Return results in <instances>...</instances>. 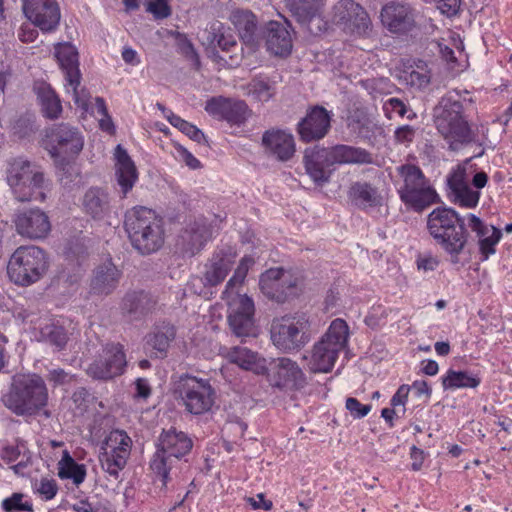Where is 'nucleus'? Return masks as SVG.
I'll use <instances>...</instances> for the list:
<instances>
[{"instance_id":"obj_1","label":"nucleus","mask_w":512,"mask_h":512,"mask_svg":"<svg viewBox=\"0 0 512 512\" xmlns=\"http://www.w3.org/2000/svg\"><path fill=\"white\" fill-rule=\"evenodd\" d=\"M303 162L313 182L323 185L330 181L337 165H373L375 156L362 147L337 144L328 148L319 146L307 148Z\"/></svg>"},{"instance_id":"obj_2","label":"nucleus","mask_w":512,"mask_h":512,"mask_svg":"<svg viewBox=\"0 0 512 512\" xmlns=\"http://www.w3.org/2000/svg\"><path fill=\"white\" fill-rule=\"evenodd\" d=\"M434 123L452 151L474 141L475 134L464 114V106L456 90L447 92L441 98L434 110Z\"/></svg>"},{"instance_id":"obj_3","label":"nucleus","mask_w":512,"mask_h":512,"mask_svg":"<svg viewBox=\"0 0 512 512\" xmlns=\"http://www.w3.org/2000/svg\"><path fill=\"white\" fill-rule=\"evenodd\" d=\"M427 229L435 242L451 256V262L457 264L468 242L465 218L451 207H437L428 214Z\"/></svg>"},{"instance_id":"obj_4","label":"nucleus","mask_w":512,"mask_h":512,"mask_svg":"<svg viewBox=\"0 0 512 512\" xmlns=\"http://www.w3.org/2000/svg\"><path fill=\"white\" fill-rule=\"evenodd\" d=\"M193 447L192 439L183 431L175 428L163 430L156 443V451L150 459L151 471L160 478L162 486L166 487L171 477L170 473L177 468Z\"/></svg>"},{"instance_id":"obj_5","label":"nucleus","mask_w":512,"mask_h":512,"mask_svg":"<svg viewBox=\"0 0 512 512\" xmlns=\"http://www.w3.org/2000/svg\"><path fill=\"white\" fill-rule=\"evenodd\" d=\"M3 403L18 416L37 414L48 403L44 379L35 373L15 376L9 392L3 397Z\"/></svg>"},{"instance_id":"obj_6","label":"nucleus","mask_w":512,"mask_h":512,"mask_svg":"<svg viewBox=\"0 0 512 512\" xmlns=\"http://www.w3.org/2000/svg\"><path fill=\"white\" fill-rule=\"evenodd\" d=\"M124 228L132 246L143 255L159 250L164 243V231L155 212L143 206L125 213Z\"/></svg>"},{"instance_id":"obj_7","label":"nucleus","mask_w":512,"mask_h":512,"mask_svg":"<svg viewBox=\"0 0 512 512\" xmlns=\"http://www.w3.org/2000/svg\"><path fill=\"white\" fill-rule=\"evenodd\" d=\"M6 180L19 202L46 199L49 183L42 172H33L31 163L21 157L9 162Z\"/></svg>"},{"instance_id":"obj_8","label":"nucleus","mask_w":512,"mask_h":512,"mask_svg":"<svg viewBox=\"0 0 512 512\" xmlns=\"http://www.w3.org/2000/svg\"><path fill=\"white\" fill-rule=\"evenodd\" d=\"M349 338V327L343 319H334L327 332L316 342L308 360V366L314 373L330 372L339 356L346 347Z\"/></svg>"},{"instance_id":"obj_9","label":"nucleus","mask_w":512,"mask_h":512,"mask_svg":"<svg viewBox=\"0 0 512 512\" xmlns=\"http://www.w3.org/2000/svg\"><path fill=\"white\" fill-rule=\"evenodd\" d=\"M48 267L45 250L35 245L20 246L9 259L7 273L15 284L29 286L39 281Z\"/></svg>"},{"instance_id":"obj_10","label":"nucleus","mask_w":512,"mask_h":512,"mask_svg":"<svg viewBox=\"0 0 512 512\" xmlns=\"http://www.w3.org/2000/svg\"><path fill=\"white\" fill-rule=\"evenodd\" d=\"M271 340L283 352L299 351L310 341V323L305 314L285 315L271 326Z\"/></svg>"},{"instance_id":"obj_11","label":"nucleus","mask_w":512,"mask_h":512,"mask_svg":"<svg viewBox=\"0 0 512 512\" xmlns=\"http://www.w3.org/2000/svg\"><path fill=\"white\" fill-rule=\"evenodd\" d=\"M45 137L49 154L61 164L76 157L84 146L83 134L77 127L69 123L52 125L46 130Z\"/></svg>"},{"instance_id":"obj_12","label":"nucleus","mask_w":512,"mask_h":512,"mask_svg":"<svg viewBox=\"0 0 512 512\" xmlns=\"http://www.w3.org/2000/svg\"><path fill=\"white\" fill-rule=\"evenodd\" d=\"M177 392L185 410L193 415L208 412L214 404L215 391L209 379L183 375L180 377Z\"/></svg>"},{"instance_id":"obj_13","label":"nucleus","mask_w":512,"mask_h":512,"mask_svg":"<svg viewBox=\"0 0 512 512\" xmlns=\"http://www.w3.org/2000/svg\"><path fill=\"white\" fill-rule=\"evenodd\" d=\"M132 440L124 430H113L102 444L99 461L102 469L118 479L131 453Z\"/></svg>"},{"instance_id":"obj_14","label":"nucleus","mask_w":512,"mask_h":512,"mask_svg":"<svg viewBox=\"0 0 512 512\" xmlns=\"http://www.w3.org/2000/svg\"><path fill=\"white\" fill-rule=\"evenodd\" d=\"M262 293L269 299L284 303L298 295L299 278L289 270L282 267L270 268L265 271L259 280Z\"/></svg>"},{"instance_id":"obj_15","label":"nucleus","mask_w":512,"mask_h":512,"mask_svg":"<svg viewBox=\"0 0 512 512\" xmlns=\"http://www.w3.org/2000/svg\"><path fill=\"white\" fill-rule=\"evenodd\" d=\"M446 186L447 196L455 205L466 209L478 206L481 191L471 186L464 166L457 165L451 169L446 176Z\"/></svg>"},{"instance_id":"obj_16","label":"nucleus","mask_w":512,"mask_h":512,"mask_svg":"<svg viewBox=\"0 0 512 512\" xmlns=\"http://www.w3.org/2000/svg\"><path fill=\"white\" fill-rule=\"evenodd\" d=\"M126 356L120 344H108L88 366L87 374L98 380H109L124 373Z\"/></svg>"},{"instance_id":"obj_17","label":"nucleus","mask_w":512,"mask_h":512,"mask_svg":"<svg viewBox=\"0 0 512 512\" xmlns=\"http://www.w3.org/2000/svg\"><path fill=\"white\" fill-rule=\"evenodd\" d=\"M22 6L25 17L43 33L58 28L61 12L56 0H23Z\"/></svg>"},{"instance_id":"obj_18","label":"nucleus","mask_w":512,"mask_h":512,"mask_svg":"<svg viewBox=\"0 0 512 512\" xmlns=\"http://www.w3.org/2000/svg\"><path fill=\"white\" fill-rule=\"evenodd\" d=\"M383 26L393 34L405 35L415 27V10L413 7L401 1L386 3L380 12Z\"/></svg>"},{"instance_id":"obj_19","label":"nucleus","mask_w":512,"mask_h":512,"mask_svg":"<svg viewBox=\"0 0 512 512\" xmlns=\"http://www.w3.org/2000/svg\"><path fill=\"white\" fill-rule=\"evenodd\" d=\"M332 112L316 105L307 110L297 124L300 140L306 143L323 139L331 128Z\"/></svg>"},{"instance_id":"obj_20","label":"nucleus","mask_w":512,"mask_h":512,"mask_svg":"<svg viewBox=\"0 0 512 512\" xmlns=\"http://www.w3.org/2000/svg\"><path fill=\"white\" fill-rule=\"evenodd\" d=\"M14 224L17 233L30 240L45 239L51 231L48 215L39 208L18 211Z\"/></svg>"},{"instance_id":"obj_21","label":"nucleus","mask_w":512,"mask_h":512,"mask_svg":"<svg viewBox=\"0 0 512 512\" xmlns=\"http://www.w3.org/2000/svg\"><path fill=\"white\" fill-rule=\"evenodd\" d=\"M228 323L233 334L239 338L254 335V302L247 295H238L229 304Z\"/></svg>"},{"instance_id":"obj_22","label":"nucleus","mask_w":512,"mask_h":512,"mask_svg":"<svg viewBox=\"0 0 512 512\" xmlns=\"http://www.w3.org/2000/svg\"><path fill=\"white\" fill-rule=\"evenodd\" d=\"M205 110L208 114L234 125L243 124L247 120L249 112L248 106L243 100L222 96L208 100Z\"/></svg>"},{"instance_id":"obj_23","label":"nucleus","mask_w":512,"mask_h":512,"mask_svg":"<svg viewBox=\"0 0 512 512\" xmlns=\"http://www.w3.org/2000/svg\"><path fill=\"white\" fill-rule=\"evenodd\" d=\"M210 237V229L205 219L190 222L177 240V247L184 256H194L200 252Z\"/></svg>"},{"instance_id":"obj_24","label":"nucleus","mask_w":512,"mask_h":512,"mask_svg":"<svg viewBox=\"0 0 512 512\" xmlns=\"http://www.w3.org/2000/svg\"><path fill=\"white\" fill-rule=\"evenodd\" d=\"M268 377L279 388H301L306 379L298 364L288 358H280L270 369Z\"/></svg>"},{"instance_id":"obj_25","label":"nucleus","mask_w":512,"mask_h":512,"mask_svg":"<svg viewBox=\"0 0 512 512\" xmlns=\"http://www.w3.org/2000/svg\"><path fill=\"white\" fill-rule=\"evenodd\" d=\"M466 220L467 226L478 237L482 260H488L496 252L495 246L502 238V231L495 226L488 227L481 218L472 213L467 214Z\"/></svg>"},{"instance_id":"obj_26","label":"nucleus","mask_w":512,"mask_h":512,"mask_svg":"<svg viewBox=\"0 0 512 512\" xmlns=\"http://www.w3.org/2000/svg\"><path fill=\"white\" fill-rule=\"evenodd\" d=\"M113 157L116 181L123 197H126L138 181V171L134 161L121 144L115 147Z\"/></svg>"},{"instance_id":"obj_27","label":"nucleus","mask_w":512,"mask_h":512,"mask_svg":"<svg viewBox=\"0 0 512 512\" xmlns=\"http://www.w3.org/2000/svg\"><path fill=\"white\" fill-rule=\"evenodd\" d=\"M262 145L280 161L290 160L295 153V140L293 135L281 129H272L264 132Z\"/></svg>"},{"instance_id":"obj_28","label":"nucleus","mask_w":512,"mask_h":512,"mask_svg":"<svg viewBox=\"0 0 512 512\" xmlns=\"http://www.w3.org/2000/svg\"><path fill=\"white\" fill-rule=\"evenodd\" d=\"M57 63L64 75V80L77 85L82 79L80 71L79 54L76 47L70 43H58L54 52Z\"/></svg>"},{"instance_id":"obj_29","label":"nucleus","mask_w":512,"mask_h":512,"mask_svg":"<svg viewBox=\"0 0 512 512\" xmlns=\"http://www.w3.org/2000/svg\"><path fill=\"white\" fill-rule=\"evenodd\" d=\"M156 300L145 291H131L122 299L121 309L131 320H140L153 311Z\"/></svg>"},{"instance_id":"obj_30","label":"nucleus","mask_w":512,"mask_h":512,"mask_svg":"<svg viewBox=\"0 0 512 512\" xmlns=\"http://www.w3.org/2000/svg\"><path fill=\"white\" fill-rule=\"evenodd\" d=\"M398 194L402 203L415 212H422L439 201V196L430 183L408 191H398Z\"/></svg>"},{"instance_id":"obj_31","label":"nucleus","mask_w":512,"mask_h":512,"mask_svg":"<svg viewBox=\"0 0 512 512\" xmlns=\"http://www.w3.org/2000/svg\"><path fill=\"white\" fill-rule=\"evenodd\" d=\"M441 385L444 391H455L458 389H476L482 383L480 371L455 370L449 368L441 376Z\"/></svg>"},{"instance_id":"obj_32","label":"nucleus","mask_w":512,"mask_h":512,"mask_svg":"<svg viewBox=\"0 0 512 512\" xmlns=\"http://www.w3.org/2000/svg\"><path fill=\"white\" fill-rule=\"evenodd\" d=\"M351 202L359 209L380 207L383 204V197L376 187L368 182H355L348 191Z\"/></svg>"},{"instance_id":"obj_33","label":"nucleus","mask_w":512,"mask_h":512,"mask_svg":"<svg viewBox=\"0 0 512 512\" xmlns=\"http://www.w3.org/2000/svg\"><path fill=\"white\" fill-rule=\"evenodd\" d=\"M266 46L268 51L277 56H286L292 50V38L289 30L282 23L270 21L267 25Z\"/></svg>"},{"instance_id":"obj_34","label":"nucleus","mask_w":512,"mask_h":512,"mask_svg":"<svg viewBox=\"0 0 512 512\" xmlns=\"http://www.w3.org/2000/svg\"><path fill=\"white\" fill-rule=\"evenodd\" d=\"M121 272L111 262H106L96 268L91 280V291L94 294L108 295L118 285Z\"/></svg>"},{"instance_id":"obj_35","label":"nucleus","mask_w":512,"mask_h":512,"mask_svg":"<svg viewBox=\"0 0 512 512\" xmlns=\"http://www.w3.org/2000/svg\"><path fill=\"white\" fill-rule=\"evenodd\" d=\"M84 212L93 219H103L110 211L108 192L100 187L89 188L82 198Z\"/></svg>"},{"instance_id":"obj_36","label":"nucleus","mask_w":512,"mask_h":512,"mask_svg":"<svg viewBox=\"0 0 512 512\" xmlns=\"http://www.w3.org/2000/svg\"><path fill=\"white\" fill-rule=\"evenodd\" d=\"M335 20L340 23H350L358 28H367L370 19L365 9L354 0H341L335 6Z\"/></svg>"},{"instance_id":"obj_37","label":"nucleus","mask_w":512,"mask_h":512,"mask_svg":"<svg viewBox=\"0 0 512 512\" xmlns=\"http://www.w3.org/2000/svg\"><path fill=\"white\" fill-rule=\"evenodd\" d=\"M176 338V328L170 323L163 322L156 325L153 330L147 335L146 343L157 357L163 358L167 355L171 343Z\"/></svg>"},{"instance_id":"obj_38","label":"nucleus","mask_w":512,"mask_h":512,"mask_svg":"<svg viewBox=\"0 0 512 512\" xmlns=\"http://www.w3.org/2000/svg\"><path fill=\"white\" fill-rule=\"evenodd\" d=\"M287 7L296 20L309 26L320 16L323 0H286Z\"/></svg>"},{"instance_id":"obj_39","label":"nucleus","mask_w":512,"mask_h":512,"mask_svg":"<svg viewBox=\"0 0 512 512\" xmlns=\"http://www.w3.org/2000/svg\"><path fill=\"white\" fill-rule=\"evenodd\" d=\"M230 20L244 43H254L258 24L256 16L251 11L236 9L231 13Z\"/></svg>"},{"instance_id":"obj_40","label":"nucleus","mask_w":512,"mask_h":512,"mask_svg":"<svg viewBox=\"0 0 512 512\" xmlns=\"http://www.w3.org/2000/svg\"><path fill=\"white\" fill-rule=\"evenodd\" d=\"M62 255L68 264L82 266L88 256L86 238L81 234L67 238L62 246Z\"/></svg>"},{"instance_id":"obj_41","label":"nucleus","mask_w":512,"mask_h":512,"mask_svg":"<svg viewBox=\"0 0 512 512\" xmlns=\"http://www.w3.org/2000/svg\"><path fill=\"white\" fill-rule=\"evenodd\" d=\"M231 270V261L226 255L217 254L213 256L210 264L206 266L204 274L205 286H216L220 284Z\"/></svg>"},{"instance_id":"obj_42","label":"nucleus","mask_w":512,"mask_h":512,"mask_svg":"<svg viewBox=\"0 0 512 512\" xmlns=\"http://www.w3.org/2000/svg\"><path fill=\"white\" fill-rule=\"evenodd\" d=\"M37 96L46 118L57 119L61 115L62 104L60 98L50 85L46 83L39 85L37 87Z\"/></svg>"},{"instance_id":"obj_43","label":"nucleus","mask_w":512,"mask_h":512,"mask_svg":"<svg viewBox=\"0 0 512 512\" xmlns=\"http://www.w3.org/2000/svg\"><path fill=\"white\" fill-rule=\"evenodd\" d=\"M227 359L244 370L261 373L264 369V366L259 363L258 354L246 347L236 346L231 348L227 353Z\"/></svg>"},{"instance_id":"obj_44","label":"nucleus","mask_w":512,"mask_h":512,"mask_svg":"<svg viewBox=\"0 0 512 512\" xmlns=\"http://www.w3.org/2000/svg\"><path fill=\"white\" fill-rule=\"evenodd\" d=\"M58 476L61 479H71L75 485H80L86 478V468L78 464L68 452H65L58 464Z\"/></svg>"},{"instance_id":"obj_45","label":"nucleus","mask_w":512,"mask_h":512,"mask_svg":"<svg viewBox=\"0 0 512 512\" xmlns=\"http://www.w3.org/2000/svg\"><path fill=\"white\" fill-rule=\"evenodd\" d=\"M399 176L403 179V185L398 191H408L424 184L430 183L423 171L414 164H403L397 167Z\"/></svg>"},{"instance_id":"obj_46","label":"nucleus","mask_w":512,"mask_h":512,"mask_svg":"<svg viewBox=\"0 0 512 512\" xmlns=\"http://www.w3.org/2000/svg\"><path fill=\"white\" fill-rule=\"evenodd\" d=\"M248 88L249 95L259 102H268L276 93L275 84L263 77L253 78Z\"/></svg>"},{"instance_id":"obj_47","label":"nucleus","mask_w":512,"mask_h":512,"mask_svg":"<svg viewBox=\"0 0 512 512\" xmlns=\"http://www.w3.org/2000/svg\"><path fill=\"white\" fill-rule=\"evenodd\" d=\"M1 508L5 512H34L33 502L30 496L15 492L1 502Z\"/></svg>"},{"instance_id":"obj_48","label":"nucleus","mask_w":512,"mask_h":512,"mask_svg":"<svg viewBox=\"0 0 512 512\" xmlns=\"http://www.w3.org/2000/svg\"><path fill=\"white\" fill-rule=\"evenodd\" d=\"M40 333L42 339L54 346L58 351L65 348L68 341V334L64 327L55 324L45 325L41 328Z\"/></svg>"},{"instance_id":"obj_49","label":"nucleus","mask_w":512,"mask_h":512,"mask_svg":"<svg viewBox=\"0 0 512 512\" xmlns=\"http://www.w3.org/2000/svg\"><path fill=\"white\" fill-rule=\"evenodd\" d=\"M167 120L173 127L177 128L193 141L199 144L207 143V139L204 133L195 125L182 119L180 116L174 113H170V115L167 116Z\"/></svg>"},{"instance_id":"obj_50","label":"nucleus","mask_w":512,"mask_h":512,"mask_svg":"<svg viewBox=\"0 0 512 512\" xmlns=\"http://www.w3.org/2000/svg\"><path fill=\"white\" fill-rule=\"evenodd\" d=\"M81 80L82 79H78L77 85H73L70 81H66L64 86L67 93H72L75 105L84 111H88L90 93L86 88H80Z\"/></svg>"},{"instance_id":"obj_51","label":"nucleus","mask_w":512,"mask_h":512,"mask_svg":"<svg viewBox=\"0 0 512 512\" xmlns=\"http://www.w3.org/2000/svg\"><path fill=\"white\" fill-rule=\"evenodd\" d=\"M407 80L411 86L417 88H423L427 86L430 82V74L427 70L426 63L422 60H419L418 63H416V69H413L409 72Z\"/></svg>"},{"instance_id":"obj_52","label":"nucleus","mask_w":512,"mask_h":512,"mask_svg":"<svg viewBox=\"0 0 512 512\" xmlns=\"http://www.w3.org/2000/svg\"><path fill=\"white\" fill-rule=\"evenodd\" d=\"M254 260L252 257L245 256L241 259L240 264L235 271L234 275L229 279L226 284V289L223 295L227 294L230 289H233L236 285L242 283L247 275L248 269L253 265Z\"/></svg>"},{"instance_id":"obj_53","label":"nucleus","mask_w":512,"mask_h":512,"mask_svg":"<svg viewBox=\"0 0 512 512\" xmlns=\"http://www.w3.org/2000/svg\"><path fill=\"white\" fill-rule=\"evenodd\" d=\"M349 127L363 139H369L374 133L375 124L366 116L352 118Z\"/></svg>"},{"instance_id":"obj_54","label":"nucleus","mask_w":512,"mask_h":512,"mask_svg":"<svg viewBox=\"0 0 512 512\" xmlns=\"http://www.w3.org/2000/svg\"><path fill=\"white\" fill-rule=\"evenodd\" d=\"M345 408L354 419H362L369 414L372 409L371 404H362L354 397L346 399Z\"/></svg>"},{"instance_id":"obj_55","label":"nucleus","mask_w":512,"mask_h":512,"mask_svg":"<svg viewBox=\"0 0 512 512\" xmlns=\"http://www.w3.org/2000/svg\"><path fill=\"white\" fill-rule=\"evenodd\" d=\"M383 110L388 118L392 117V113H395L403 117L407 113V106L401 99L391 97L385 101L383 105Z\"/></svg>"},{"instance_id":"obj_56","label":"nucleus","mask_w":512,"mask_h":512,"mask_svg":"<svg viewBox=\"0 0 512 512\" xmlns=\"http://www.w3.org/2000/svg\"><path fill=\"white\" fill-rule=\"evenodd\" d=\"M74 375L62 368H54L48 371L47 380L54 386L69 384L73 381Z\"/></svg>"},{"instance_id":"obj_57","label":"nucleus","mask_w":512,"mask_h":512,"mask_svg":"<svg viewBox=\"0 0 512 512\" xmlns=\"http://www.w3.org/2000/svg\"><path fill=\"white\" fill-rule=\"evenodd\" d=\"M25 445L19 441L16 445L4 446L1 450L0 456L7 463L15 462L25 450Z\"/></svg>"},{"instance_id":"obj_58","label":"nucleus","mask_w":512,"mask_h":512,"mask_svg":"<svg viewBox=\"0 0 512 512\" xmlns=\"http://www.w3.org/2000/svg\"><path fill=\"white\" fill-rule=\"evenodd\" d=\"M147 11L159 19L166 18L171 13L166 0H148Z\"/></svg>"},{"instance_id":"obj_59","label":"nucleus","mask_w":512,"mask_h":512,"mask_svg":"<svg viewBox=\"0 0 512 512\" xmlns=\"http://www.w3.org/2000/svg\"><path fill=\"white\" fill-rule=\"evenodd\" d=\"M416 129L411 125H403L396 128L394 132L395 141L399 144H410L413 142Z\"/></svg>"},{"instance_id":"obj_60","label":"nucleus","mask_w":512,"mask_h":512,"mask_svg":"<svg viewBox=\"0 0 512 512\" xmlns=\"http://www.w3.org/2000/svg\"><path fill=\"white\" fill-rule=\"evenodd\" d=\"M38 492L46 501L53 499L58 492L56 481L53 479H42L40 481Z\"/></svg>"},{"instance_id":"obj_61","label":"nucleus","mask_w":512,"mask_h":512,"mask_svg":"<svg viewBox=\"0 0 512 512\" xmlns=\"http://www.w3.org/2000/svg\"><path fill=\"white\" fill-rule=\"evenodd\" d=\"M437 7L442 14L447 17H453L460 10L461 0H436Z\"/></svg>"},{"instance_id":"obj_62","label":"nucleus","mask_w":512,"mask_h":512,"mask_svg":"<svg viewBox=\"0 0 512 512\" xmlns=\"http://www.w3.org/2000/svg\"><path fill=\"white\" fill-rule=\"evenodd\" d=\"M409 391H410L409 385H406V384L401 385L397 389L395 394L392 396V398L390 400V405L395 409H397L398 406H402L403 407L402 412L405 413L404 406L407 402Z\"/></svg>"},{"instance_id":"obj_63","label":"nucleus","mask_w":512,"mask_h":512,"mask_svg":"<svg viewBox=\"0 0 512 512\" xmlns=\"http://www.w3.org/2000/svg\"><path fill=\"white\" fill-rule=\"evenodd\" d=\"M135 398L146 400L151 395V387L147 379L137 378L135 381Z\"/></svg>"},{"instance_id":"obj_64","label":"nucleus","mask_w":512,"mask_h":512,"mask_svg":"<svg viewBox=\"0 0 512 512\" xmlns=\"http://www.w3.org/2000/svg\"><path fill=\"white\" fill-rule=\"evenodd\" d=\"M410 389H413L417 397H421L425 395L428 399L431 397L432 389L429 386L428 382L425 380H416L410 386Z\"/></svg>"}]
</instances>
